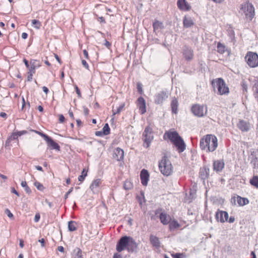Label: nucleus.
<instances>
[{
	"instance_id": "34",
	"label": "nucleus",
	"mask_w": 258,
	"mask_h": 258,
	"mask_svg": "<svg viewBox=\"0 0 258 258\" xmlns=\"http://www.w3.org/2000/svg\"><path fill=\"white\" fill-rule=\"evenodd\" d=\"M87 170L84 168L81 172V175L78 177V180L80 182H83L85 177L87 176Z\"/></svg>"
},
{
	"instance_id": "33",
	"label": "nucleus",
	"mask_w": 258,
	"mask_h": 258,
	"mask_svg": "<svg viewBox=\"0 0 258 258\" xmlns=\"http://www.w3.org/2000/svg\"><path fill=\"white\" fill-rule=\"evenodd\" d=\"M225 51V46L220 42L217 44V52L220 54H223Z\"/></svg>"
},
{
	"instance_id": "54",
	"label": "nucleus",
	"mask_w": 258,
	"mask_h": 258,
	"mask_svg": "<svg viewBox=\"0 0 258 258\" xmlns=\"http://www.w3.org/2000/svg\"><path fill=\"white\" fill-rule=\"evenodd\" d=\"M27 74H28V76H27V81L30 82L32 80V76L34 74L29 73L27 72Z\"/></svg>"
},
{
	"instance_id": "3",
	"label": "nucleus",
	"mask_w": 258,
	"mask_h": 258,
	"mask_svg": "<svg viewBox=\"0 0 258 258\" xmlns=\"http://www.w3.org/2000/svg\"><path fill=\"white\" fill-rule=\"evenodd\" d=\"M159 168L160 172L166 176L170 175L172 172L171 163L166 156H164L159 162Z\"/></svg>"
},
{
	"instance_id": "8",
	"label": "nucleus",
	"mask_w": 258,
	"mask_h": 258,
	"mask_svg": "<svg viewBox=\"0 0 258 258\" xmlns=\"http://www.w3.org/2000/svg\"><path fill=\"white\" fill-rule=\"evenodd\" d=\"M245 59L250 68H255L258 66V54L256 52L248 51L245 56Z\"/></svg>"
},
{
	"instance_id": "17",
	"label": "nucleus",
	"mask_w": 258,
	"mask_h": 258,
	"mask_svg": "<svg viewBox=\"0 0 258 258\" xmlns=\"http://www.w3.org/2000/svg\"><path fill=\"white\" fill-rule=\"evenodd\" d=\"M225 163L223 160H216L213 161V170L218 173L222 171L224 168Z\"/></svg>"
},
{
	"instance_id": "55",
	"label": "nucleus",
	"mask_w": 258,
	"mask_h": 258,
	"mask_svg": "<svg viewBox=\"0 0 258 258\" xmlns=\"http://www.w3.org/2000/svg\"><path fill=\"white\" fill-rule=\"evenodd\" d=\"M190 196H189V198L191 199H195V194H196V191H192L191 189L190 190Z\"/></svg>"
},
{
	"instance_id": "1",
	"label": "nucleus",
	"mask_w": 258,
	"mask_h": 258,
	"mask_svg": "<svg viewBox=\"0 0 258 258\" xmlns=\"http://www.w3.org/2000/svg\"><path fill=\"white\" fill-rule=\"evenodd\" d=\"M165 140L168 139L175 146L178 153L183 152L186 147V145L183 139L179 135L176 131H167L163 135Z\"/></svg>"
},
{
	"instance_id": "14",
	"label": "nucleus",
	"mask_w": 258,
	"mask_h": 258,
	"mask_svg": "<svg viewBox=\"0 0 258 258\" xmlns=\"http://www.w3.org/2000/svg\"><path fill=\"white\" fill-rule=\"evenodd\" d=\"M237 126L242 132H247L250 129V123L243 119L239 120Z\"/></svg>"
},
{
	"instance_id": "6",
	"label": "nucleus",
	"mask_w": 258,
	"mask_h": 258,
	"mask_svg": "<svg viewBox=\"0 0 258 258\" xmlns=\"http://www.w3.org/2000/svg\"><path fill=\"white\" fill-rule=\"evenodd\" d=\"M212 86L217 87L218 94L220 95L227 94L229 92V88L226 86L225 82L222 78H218L216 81V84L214 82L212 83Z\"/></svg>"
},
{
	"instance_id": "39",
	"label": "nucleus",
	"mask_w": 258,
	"mask_h": 258,
	"mask_svg": "<svg viewBox=\"0 0 258 258\" xmlns=\"http://www.w3.org/2000/svg\"><path fill=\"white\" fill-rule=\"evenodd\" d=\"M21 185L22 187H24L25 190L27 194H30L31 193V190L27 185V182L25 181H22Z\"/></svg>"
},
{
	"instance_id": "5",
	"label": "nucleus",
	"mask_w": 258,
	"mask_h": 258,
	"mask_svg": "<svg viewBox=\"0 0 258 258\" xmlns=\"http://www.w3.org/2000/svg\"><path fill=\"white\" fill-rule=\"evenodd\" d=\"M240 13L244 14L245 18L251 21L254 16V8L253 5L249 3H245L241 5Z\"/></svg>"
},
{
	"instance_id": "35",
	"label": "nucleus",
	"mask_w": 258,
	"mask_h": 258,
	"mask_svg": "<svg viewBox=\"0 0 258 258\" xmlns=\"http://www.w3.org/2000/svg\"><path fill=\"white\" fill-rule=\"evenodd\" d=\"M250 164L252 165L253 168H258V158L256 156H253L250 161Z\"/></svg>"
},
{
	"instance_id": "19",
	"label": "nucleus",
	"mask_w": 258,
	"mask_h": 258,
	"mask_svg": "<svg viewBox=\"0 0 258 258\" xmlns=\"http://www.w3.org/2000/svg\"><path fill=\"white\" fill-rule=\"evenodd\" d=\"M137 105L141 114L146 112V101L143 97H139L137 99Z\"/></svg>"
},
{
	"instance_id": "13",
	"label": "nucleus",
	"mask_w": 258,
	"mask_h": 258,
	"mask_svg": "<svg viewBox=\"0 0 258 258\" xmlns=\"http://www.w3.org/2000/svg\"><path fill=\"white\" fill-rule=\"evenodd\" d=\"M236 201H237L239 206H243L249 203V200L247 198H242L239 196L232 198L231 203L233 205H236Z\"/></svg>"
},
{
	"instance_id": "56",
	"label": "nucleus",
	"mask_w": 258,
	"mask_h": 258,
	"mask_svg": "<svg viewBox=\"0 0 258 258\" xmlns=\"http://www.w3.org/2000/svg\"><path fill=\"white\" fill-rule=\"evenodd\" d=\"M18 133V136H21L22 135H25L28 134V132L26 130L21 131H17Z\"/></svg>"
},
{
	"instance_id": "22",
	"label": "nucleus",
	"mask_w": 258,
	"mask_h": 258,
	"mask_svg": "<svg viewBox=\"0 0 258 258\" xmlns=\"http://www.w3.org/2000/svg\"><path fill=\"white\" fill-rule=\"evenodd\" d=\"M48 146L51 148V149L56 150V151L60 150L59 145L54 141L50 137H48L45 140Z\"/></svg>"
},
{
	"instance_id": "10",
	"label": "nucleus",
	"mask_w": 258,
	"mask_h": 258,
	"mask_svg": "<svg viewBox=\"0 0 258 258\" xmlns=\"http://www.w3.org/2000/svg\"><path fill=\"white\" fill-rule=\"evenodd\" d=\"M168 97V94L167 91H160L154 96V103L156 104L161 105L167 99Z\"/></svg>"
},
{
	"instance_id": "61",
	"label": "nucleus",
	"mask_w": 258,
	"mask_h": 258,
	"mask_svg": "<svg viewBox=\"0 0 258 258\" xmlns=\"http://www.w3.org/2000/svg\"><path fill=\"white\" fill-rule=\"evenodd\" d=\"M235 221V218L234 216H230V218L228 219L227 222H228L230 223H232Z\"/></svg>"
},
{
	"instance_id": "48",
	"label": "nucleus",
	"mask_w": 258,
	"mask_h": 258,
	"mask_svg": "<svg viewBox=\"0 0 258 258\" xmlns=\"http://www.w3.org/2000/svg\"><path fill=\"white\" fill-rule=\"evenodd\" d=\"M5 214H6L10 218H12L14 217V215L13 214L11 213V212L10 211V210H9L8 209H6L5 211Z\"/></svg>"
},
{
	"instance_id": "28",
	"label": "nucleus",
	"mask_w": 258,
	"mask_h": 258,
	"mask_svg": "<svg viewBox=\"0 0 258 258\" xmlns=\"http://www.w3.org/2000/svg\"><path fill=\"white\" fill-rule=\"evenodd\" d=\"M68 227L69 231H75L77 229V223L75 221H70L68 222Z\"/></svg>"
},
{
	"instance_id": "30",
	"label": "nucleus",
	"mask_w": 258,
	"mask_h": 258,
	"mask_svg": "<svg viewBox=\"0 0 258 258\" xmlns=\"http://www.w3.org/2000/svg\"><path fill=\"white\" fill-rule=\"evenodd\" d=\"M100 184V179H97L93 181L92 183L90 186V188L91 190L94 192V190L96 187H98Z\"/></svg>"
},
{
	"instance_id": "9",
	"label": "nucleus",
	"mask_w": 258,
	"mask_h": 258,
	"mask_svg": "<svg viewBox=\"0 0 258 258\" xmlns=\"http://www.w3.org/2000/svg\"><path fill=\"white\" fill-rule=\"evenodd\" d=\"M130 239V236H129L124 235L121 237L116 243V250L120 252L124 249L127 250Z\"/></svg>"
},
{
	"instance_id": "4",
	"label": "nucleus",
	"mask_w": 258,
	"mask_h": 258,
	"mask_svg": "<svg viewBox=\"0 0 258 258\" xmlns=\"http://www.w3.org/2000/svg\"><path fill=\"white\" fill-rule=\"evenodd\" d=\"M142 139L143 146L146 148H149L154 139L153 127L150 123L146 126L142 134Z\"/></svg>"
},
{
	"instance_id": "42",
	"label": "nucleus",
	"mask_w": 258,
	"mask_h": 258,
	"mask_svg": "<svg viewBox=\"0 0 258 258\" xmlns=\"http://www.w3.org/2000/svg\"><path fill=\"white\" fill-rule=\"evenodd\" d=\"M124 104H122L119 105V106L117 108L116 111H115L113 109L112 110V111H113L112 116H114L116 114L119 113L121 111L122 109L124 108Z\"/></svg>"
},
{
	"instance_id": "58",
	"label": "nucleus",
	"mask_w": 258,
	"mask_h": 258,
	"mask_svg": "<svg viewBox=\"0 0 258 258\" xmlns=\"http://www.w3.org/2000/svg\"><path fill=\"white\" fill-rule=\"evenodd\" d=\"M38 241L41 243V245L42 247L45 246V240L44 238L39 239Z\"/></svg>"
},
{
	"instance_id": "11",
	"label": "nucleus",
	"mask_w": 258,
	"mask_h": 258,
	"mask_svg": "<svg viewBox=\"0 0 258 258\" xmlns=\"http://www.w3.org/2000/svg\"><path fill=\"white\" fill-rule=\"evenodd\" d=\"M210 176V168L207 165H204L201 167L199 171V177L204 183Z\"/></svg>"
},
{
	"instance_id": "49",
	"label": "nucleus",
	"mask_w": 258,
	"mask_h": 258,
	"mask_svg": "<svg viewBox=\"0 0 258 258\" xmlns=\"http://www.w3.org/2000/svg\"><path fill=\"white\" fill-rule=\"evenodd\" d=\"M73 187H71L68 192H66V194L64 195V200H67L68 198L69 195L73 191Z\"/></svg>"
},
{
	"instance_id": "26",
	"label": "nucleus",
	"mask_w": 258,
	"mask_h": 258,
	"mask_svg": "<svg viewBox=\"0 0 258 258\" xmlns=\"http://www.w3.org/2000/svg\"><path fill=\"white\" fill-rule=\"evenodd\" d=\"M150 241L153 246L156 248H159L160 247V242L159 238L157 236L151 235L150 236Z\"/></svg>"
},
{
	"instance_id": "59",
	"label": "nucleus",
	"mask_w": 258,
	"mask_h": 258,
	"mask_svg": "<svg viewBox=\"0 0 258 258\" xmlns=\"http://www.w3.org/2000/svg\"><path fill=\"white\" fill-rule=\"evenodd\" d=\"M95 135L98 137H102L104 135L102 131H96L95 133Z\"/></svg>"
},
{
	"instance_id": "12",
	"label": "nucleus",
	"mask_w": 258,
	"mask_h": 258,
	"mask_svg": "<svg viewBox=\"0 0 258 258\" xmlns=\"http://www.w3.org/2000/svg\"><path fill=\"white\" fill-rule=\"evenodd\" d=\"M182 54L187 61H190L194 57V51L191 47L187 45H184L182 49Z\"/></svg>"
},
{
	"instance_id": "63",
	"label": "nucleus",
	"mask_w": 258,
	"mask_h": 258,
	"mask_svg": "<svg viewBox=\"0 0 258 258\" xmlns=\"http://www.w3.org/2000/svg\"><path fill=\"white\" fill-rule=\"evenodd\" d=\"M83 54H84L85 57H86V58L89 59V55H88V51L86 49L83 50Z\"/></svg>"
},
{
	"instance_id": "36",
	"label": "nucleus",
	"mask_w": 258,
	"mask_h": 258,
	"mask_svg": "<svg viewBox=\"0 0 258 258\" xmlns=\"http://www.w3.org/2000/svg\"><path fill=\"white\" fill-rule=\"evenodd\" d=\"M32 26L36 29H39L41 26V23L39 20L34 19L32 20Z\"/></svg>"
},
{
	"instance_id": "60",
	"label": "nucleus",
	"mask_w": 258,
	"mask_h": 258,
	"mask_svg": "<svg viewBox=\"0 0 258 258\" xmlns=\"http://www.w3.org/2000/svg\"><path fill=\"white\" fill-rule=\"evenodd\" d=\"M11 192L18 197L20 196L19 193L15 189L14 187H11Z\"/></svg>"
},
{
	"instance_id": "64",
	"label": "nucleus",
	"mask_w": 258,
	"mask_h": 258,
	"mask_svg": "<svg viewBox=\"0 0 258 258\" xmlns=\"http://www.w3.org/2000/svg\"><path fill=\"white\" fill-rule=\"evenodd\" d=\"M113 258H122L120 254L115 253L113 254Z\"/></svg>"
},
{
	"instance_id": "41",
	"label": "nucleus",
	"mask_w": 258,
	"mask_h": 258,
	"mask_svg": "<svg viewBox=\"0 0 258 258\" xmlns=\"http://www.w3.org/2000/svg\"><path fill=\"white\" fill-rule=\"evenodd\" d=\"M30 131L32 132H35L37 134L40 135L41 137H42L44 139L45 141L49 137L47 135H46L41 132H39V131L34 130H31Z\"/></svg>"
},
{
	"instance_id": "51",
	"label": "nucleus",
	"mask_w": 258,
	"mask_h": 258,
	"mask_svg": "<svg viewBox=\"0 0 258 258\" xmlns=\"http://www.w3.org/2000/svg\"><path fill=\"white\" fill-rule=\"evenodd\" d=\"M59 121L60 123H63L65 121V117L62 114H59Z\"/></svg>"
},
{
	"instance_id": "45",
	"label": "nucleus",
	"mask_w": 258,
	"mask_h": 258,
	"mask_svg": "<svg viewBox=\"0 0 258 258\" xmlns=\"http://www.w3.org/2000/svg\"><path fill=\"white\" fill-rule=\"evenodd\" d=\"M27 69H28V73H32V74L35 73V70L36 68L35 67L32 66V64H30V66H29V68H27Z\"/></svg>"
},
{
	"instance_id": "16",
	"label": "nucleus",
	"mask_w": 258,
	"mask_h": 258,
	"mask_svg": "<svg viewBox=\"0 0 258 258\" xmlns=\"http://www.w3.org/2000/svg\"><path fill=\"white\" fill-rule=\"evenodd\" d=\"M150 175L147 169H143L140 172L141 182L143 185L147 186L149 180Z\"/></svg>"
},
{
	"instance_id": "40",
	"label": "nucleus",
	"mask_w": 258,
	"mask_h": 258,
	"mask_svg": "<svg viewBox=\"0 0 258 258\" xmlns=\"http://www.w3.org/2000/svg\"><path fill=\"white\" fill-rule=\"evenodd\" d=\"M30 63L36 68H39L41 66L39 61L37 59H31L30 61Z\"/></svg>"
},
{
	"instance_id": "24",
	"label": "nucleus",
	"mask_w": 258,
	"mask_h": 258,
	"mask_svg": "<svg viewBox=\"0 0 258 258\" xmlns=\"http://www.w3.org/2000/svg\"><path fill=\"white\" fill-rule=\"evenodd\" d=\"M195 24L194 21L191 17L189 16H185L183 19V25L185 28H188L194 26Z\"/></svg>"
},
{
	"instance_id": "47",
	"label": "nucleus",
	"mask_w": 258,
	"mask_h": 258,
	"mask_svg": "<svg viewBox=\"0 0 258 258\" xmlns=\"http://www.w3.org/2000/svg\"><path fill=\"white\" fill-rule=\"evenodd\" d=\"M18 137H19V136H18V132H16L13 133L9 138H11V140H13L17 139Z\"/></svg>"
},
{
	"instance_id": "43",
	"label": "nucleus",
	"mask_w": 258,
	"mask_h": 258,
	"mask_svg": "<svg viewBox=\"0 0 258 258\" xmlns=\"http://www.w3.org/2000/svg\"><path fill=\"white\" fill-rule=\"evenodd\" d=\"M34 185L36 187L38 190L42 191L44 189L43 185L40 182L36 181L34 182Z\"/></svg>"
},
{
	"instance_id": "21",
	"label": "nucleus",
	"mask_w": 258,
	"mask_h": 258,
	"mask_svg": "<svg viewBox=\"0 0 258 258\" xmlns=\"http://www.w3.org/2000/svg\"><path fill=\"white\" fill-rule=\"evenodd\" d=\"M113 158L117 161H122L124 159V151L120 148H116L113 152Z\"/></svg>"
},
{
	"instance_id": "2",
	"label": "nucleus",
	"mask_w": 258,
	"mask_h": 258,
	"mask_svg": "<svg viewBox=\"0 0 258 258\" xmlns=\"http://www.w3.org/2000/svg\"><path fill=\"white\" fill-rule=\"evenodd\" d=\"M200 147L206 152H213L218 147L217 138L214 135L208 134L200 139Z\"/></svg>"
},
{
	"instance_id": "23",
	"label": "nucleus",
	"mask_w": 258,
	"mask_h": 258,
	"mask_svg": "<svg viewBox=\"0 0 258 258\" xmlns=\"http://www.w3.org/2000/svg\"><path fill=\"white\" fill-rule=\"evenodd\" d=\"M159 218L161 223L164 225L168 224L171 220V218L170 215H167L165 212H161L159 215Z\"/></svg>"
},
{
	"instance_id": "37",
	"label": "nucleus",
	"mask_w": 258,
	"mask_h": 258,
	"mask_svg": "<svg viewBox=\"0 0 258 258\" xmlns=\"http://www.w3.org/2000/svg\"><path fill=\"white\" fill-rule=\"evenodd\" d=\"M102 132L103 134H104V135H108L110 133V128L109 127V124L106 123L103 126L102 128Z\"/></svg>"
},
{
	"instance_id": "25",
	"label": "nucleus",
	"mask_w": 258,
	"mask_h": 258,
	"mask_svg": "<svg viewBox=\"0 0 258 258\" xmlns=\"http://www.w3.org/2000/svg\"><path fill=\"white\" fill-rule=\"evenodd\" d=\"M178 102L176 98H174L171 102L172 113L177 114L178 112Z\"/></svg>"
},
{
	"instance_id": "50",
	"label": "nucleus",
	"mask_w": 258,
	"mask_h": 258,
	"mask_svg": "<svg viewBox=\"0 0 258 258\" xmlns=\"http://www.w3.org/2000/svg\"><path fill=\"white\" fill-rule=\"evenodd\" d=\"M75 91L78 95V97L81 98V91H80L79 88H78V87L77 86H75Z\"/></svg>"
},
{
	"instance_id": "18",
	"label": "nucleus",
	"mask_w": 258,
	"mask_h": 258,
	"mask_svg": "<svg viewBox=\"0 0 258 258\" xmlns=\"http://www.w3.org/2000/svg\"><path fill=\"white\" fill-rule=\"evenodd\" d=\"M127 250L129 252H137L138 250V244L134 239V238L130 236V239L128 244Z\"/></svg>"
},
{
	"instance_id": "52",
	"label": "nucleus",
	"mask_w": 258,
	"mask_h": 258,
	"mask_svg": "<svg viewBox=\"0 0 258 258\" xmlns=\"http://www.w3.org/2000/svg\"><path fill=\"white\" fill-rule=\"evenodd\" d=\"M82 65L87 70H89V65L88 64V63L87 62V61L84 60V59H82Z\"/></svg>"
},
{
	"instance_id": "53",
	"label": "nucleus",
	"mask_w": 258,
	"mask_h": 258,
	"mask_svg": "<svg viewBox=\"0 0 258 258\" xmlns=\"http://www.w3.org/2000/svg\"><path fill=\"white\" fill-rule=\"evenodd\" d=\"M40 218V215L39 213H36L34 217V221L35 222H38Z\"/></svg>"
},
{
	"instance_id": "46",
	"label": "nucleus",
	"mask_w": 258,
	"mask_h": 258,
	"mask_svg": "<svg viewBox=\"0 0 258 258\" xmlns=\"http://www.w3.org/2000/svg\"><path fill=\"white\" fill-rule=\"evenodd\" d=\"M172 256L174 258H183L185 256L182 253H176L172 255Z\"/></svg>"
},
{
	"instance_id": "15",
	"label": "nucleus",
	"mask_w": 258,
	"mask_h": 258,
	"mask_svg": "<svg viewBox=\"0 0 258 258\" xmlns=\"http://www.w3.org/2000/svg\"><path fill=\"white\" fill-rule=\"evenodd\" d=\"M215 217L217 221L224 223L228 221L229 215L226 211L218 210L216 213Z\"/></svg>"
},
{
	"instance_id": "7",
	"label": "nucleus",
	"mask_w": 258,
	"mask_h": 258,
	"mask_svg": "<svg viewBox=\"0 0 258 258\" xmlns=\"http://www.w3.org/2000/svg\"><path fill=\"white\" fill-rule=\"evenodd\" d=\"M191 111L196 116L202 117L206 115L207 107L206 105L195 104L191 107Z\"/></svg>"
},
{
	"instance_id": "32",
	"label": "nucleus",
	"mask_w": 258,
	"mask_h": 258,
	"mask_svg": "<svg viewBox=\"0 0 258 258\" xmlns=\"http://www.w3.org/2000/svg\"><path fill=\"white\" fill-rule=\"evenodd\" d=\"M249 182L251 185L258 188V176H253L250 180Z\"/></svg>"
},
{
	"instance_id": "31",
	"label": "nucleus",
	"mask_w": 258,
	"mask_h": 258,
	"mask_svg": "<svg viewBox=\"0 0 258 258\" xmlns=\"http://www.w3.org/2000/svg\"><path fill=\"white\" fill-rule=\"evenodd\" d=\"M153 27L154 30H158L159 29H162L163 28V24L162 22L158 20H156L153 23Z\"/></svg>"
},
{
	"instance_id": "20",
	"label": "nucleus",
	"mask_w": 258,
	"mask_h": 258,
	"mask_svg": "<svg viewBox=\"0 0 258 258\" xmlns=\"http://www.w3.org/2000/svg\"><path fill=\"white\" fill-rule=\"evenodd\" d=\"M177 5L179 10L183 11H188L191 8L186 0H178Z\"/></svg>"
},
{
	"instance_id": "44",
	"label": "nucleus",
	"mask_w": 258,
	"mask_h": 258,
	"mask_svg": "<svg viewBox=\"0 0 258 258\" xmlns=\"http://www.w3.org/2000/svg\"><path fill=\"white\" fill-rule=\"evenodd\" d=\"M137 88L138 89L139 93L142 94L143 92V90L142 89V84L141 83L139 82L137 83Z\"/></svg>"
},
{
	"instance_id": "29",
	"label": "nucleus",
	"mask_w": 258,
	"mask_h": 258,
	"mask_svg": "<svg viewBox=\"0 0 258 258\" xmlns=\"http://www.w3.org/2000/svg\"><path fill=\"white\" fill-rule=\"evenodd\" d=\"M74 258H84L82 250L76 247L73 251Z\"/></svg>"
},
{
	"instance_id": "27",
	"label": "nucleus",
	"mask_w": 258,
	"mask_h": 258,
	"mask_svg": "<svg viewBox=\"0 0 258 258\" xmlns=\"http://www.w3.org/2000/svg\"><path fill=\"white\" fill-rule=\"evenodd\" d=\"M180 226V225L178 222L174 219L172 221L171 220L169 223V229L170 231H173Z\"/></svg>"
},
{
	"instance_id": "57",
	"label": "nucleus",
	"mask_w": 258,
	"mask_h": 258,
	"mask_svg": "<svg viewBox=\"0 0 258 258\" xmlns=\"http://www.w3.org/2000/svg\"><path fill=\"white\" fill-rule=\"evenodd\" d=\"M23 62L26 67L27 68H29V66H30V63L29 64V61L27 60L26 58L23 59Z\"/></svg>"
},
{
	"instance_id": "62",
	"label": "nucleus",
	"mask_w": 258,
	"mask_h": 258,
	"mask_svg": "<svg viewBox=\"0 0 258 258\" xmlns=\"http://www.w3.org/2000/svg\"><path fill=\"white\" fill-rule=\"evenodd\" d=\"M162 208H158V209L156 210L155 211V214L156 215H157L158 214H159L162 212Z\"/></svg>"
},
{
	"instance_id": "38",
	"label": "nucleus",
	"mask_w": 258,
	"mask_h": 258,
	"mask_svg": "<svg viewBox=\"0 0 258 258\" xmlns=\"http://www.w3.org/2000/svg\"><path fill=\"white\" fill-rule=\"evenodd\" d=\"M123 187L125 189L129 190L133 188V185L130 181L126 180L124 183Z\"/></svg>"
}]
</instances>
